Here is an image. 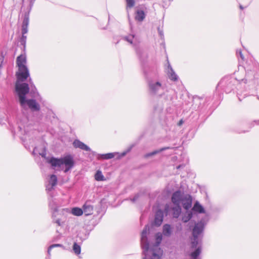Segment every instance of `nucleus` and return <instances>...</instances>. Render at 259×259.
Returning a JSON list of instances; mask_svg holds the SVG:
<instances>
[{"label":"nucleus","instance_id":"1","mask_svg":"<svg viewBox=\"0 0 259 259\" xmlns=\"http://www.w3.org/2000/svg\"><path fill=\"white\" fill-rule=\"evenodd\" d=\"M17 66L18 71L16 73L17 81L15 84V91L18 95L19 101L23 109L30 108L32 111H38L39 105L33 99H27L26 95L29 93L28 84L23 82L29 76V73L26 66V58L25 55H21L17 58Z\"/></svg>","mask_w":259,"mask_h":259},{"label":"nucleus","instance_id":"32","mask_svg":"<svg viewBox=\"0 0 259 259\" xmlns=\"http://www.w3.org/2000/svg\"><path fill=\"white\" fill-rule=\"evenodd\" d=\"M159 153H158V150H155L152 152H150V153H147L145 155L144 157L145 158H148L149 157H151V156H152L153 155H155Z\"/></svg>","mask_w":259,"mask_h":259},{"label":"nucleus","instance_id":"6","mask_svg":"<svg viewBox=\"0 0 259 259\" xmlns=\"http://www.w3.org/2000/svg\"><path fill=\"white\" fill-rule=\"evenodd\" d=\"M204 228V224L201 221L195 224L192 230L193 237H198L199 235L202 233Z\"/></svg>","mask_w":259,"mask_h":259},{"label":"nucleus","instance_id":"35","mask_svg":"<svg viewBox=\"0 0 259 259\" xmlns=\"http://www.w3.org/2000/svg\"><path fill=\"white\" fill-rule=\"evenodd\" d=\"M183 120H182V119H181V120H180V121H179V122H178V125H179V126H180V125H181L183 124Z\"/></svg>","mask_w":259,"mask_h":259},{"label":"nucleus","instance_id":"17","mask_svg":"<svg viewBox=\"0 0 259 259\" xmlns=\"http://www.w3.org/2000/svg\"><path fill=\"white\" fill-rule=\"evenodd\" d=\"M181 210L180 205H175V207L172 208L174 217L178 218L181 212Z\"/></svg>","mask_w":259,"mask_h":259},{"label":"nucleus","instance_id":"31","mask_svg":"<svg viewBox=\"0 0 259 259\" xmlns=\"http://www.w3.org/2000/svg\"><path fill=\"white\" fill-rule=\"evenodd\" d=\"M127 4V7L132 8L134 6L135 2V0H126Z\"/></svg>","mask_w":259,"mask_h":259},{"label":"nucleus","instance_id":"13","mask_svg":"<svg viewBox=\"0 0 259 259\" xmlns=\"http://www.w3.org/2000/svg\"><path fill=\"white\" fill-rule=\"evenodd\" d=\"M82 210L85 215H91L93 213L94 207L87 201L82 206Z\"/></svg>","mask_w":259,"mask_h":259},{"label":"nucleus","instance_id":"5","mask_svg":"<svg viewBox=\"0 0 259 259\" xmlns=\"http://www.w3.org/2000/svg\"><path fill=\"white\" fill-rule=\"evenodd\" d=\"M148 85L150 93L152 95H156L162 87L160 82L158 81L154 82L152 81H149L148 83Z\"/></svg>","mask_w":259,"mask_h":259},{"label":"nucleus","instance_id":"14","mask_svg":"<svg viewBox=\"0 0 259 259\" xmlns=\"http://www.w3.org/2000/svg\"><path fill=\"white\" fill-rule=\"evenodd\" d=\"M192 210L199 213H203L205 212L204 208L198 201H196L195 203L192 208Z\"/></svg>","mask_w":259,"mask_h":259},{"label":"nucleus","instance_id":"9","mask_svg":"<svg viewBox=\"0 0 259 259\" xmlns=\"http://www.w3.org/2000/svg\"><path fill=\"white\" fill-rule=\"evenodd\" d=\"M181 191L177 190L171 196V201L175 205H180V203L183 199Z\"/></svg>","mask_w":259,"mask_h":259},{"label":"nucleus","instance_id":"3","mask_svg":"<svg viewBox=\"0 0 259 259\" xmlns=\"http://www.w3.org/2000/svg\"><path fill=\"white\" fill-rule=\"evenodd\" d=\"M50 206L52 209H53V211L52 212L53 221L58 226L56 232L57 233H59V235L55 238V240H57L60 238L62 232L64 230V209L63 206H58L56 204L50 203Z\"/></svg>","mask_w":259,"mask_h":259},{"label":"nucleus","instance_id":"20","mask_svg":"<svg viewBox=\"0 0 259 259\" xmlns=\"http://www.w3.org/2000/svg\"><path fill=\"white\" fill-rule=\"evenodd\" d=\"M95 179L96 181H104L105 180L104 177L102 175V173L100 170H98L96 172V173L95 175Z\"/></svg>","mask_w":259,"mask_h":259},{"label":"nucleus","instance_id":"12","mask_svg":"<svg viewBox=\"0 0 259 259\" xmlns=\"http://www.w3.org/2000/svg\"><path fill=\"white\" fill-rule=\"evenodd\" d=\"M73 145L75 148H79L81 150L86 151H90V148L84 144L83 142H81L78 139L75 140L73 142Z\"/></svg>","mask_w":259,"mask_h":259},{"label":"nucleus","instance_id":"29","mask_svg":"<svg viewBox=\"0 0 259 259\" xmlns=\"http://www.w3.org/2000/svg\"><path fill=\"white\" fill-rule=\"evenodd\" d=\"M134 37V35H130L129 36L124 37V39L132 44Z\"/></svg>","mask_w":259,"mask_h":259},{"label":"nucleus","instance_id":"40","mask_svg":"<svg viewBox=\"0 0 259 259\" xmlns=\"http://www.w3.org/2000/svg\"><path fill=\"white\" fill-rule=\"evenodd\" d=\"M34 0H30L31 2H32V1H34Z\"/></svg>","mask_w":259,"mask_h":259},{"label":"nucleus","instance_id":"10","mask_svg":"<svg viewBox=\"0 0 259 259\" xmlns=\"http://www.w3.org/2000/svg\"><path fill=\"white\" fill-rule=\"evenodd\" d=\"M75 163L74 155L71 154L66 155V172L73 168L75 165Z\"/></svg>","mask_w":259,"mask_h":259},{"label":"nucleus","instance_id":"30","mask_svg":"<svg viewBox=\"0 0 259 259\" xmlns=\"http://www.w3.org/2000/svg\"><path fill=\"white\" fill-rule=\"evenodd\" d=\"M28 32V27H25L22 26V38L26 39V36L24 35L25 34H26Z\"/></svg>","mask_w":259,"mask_h":259},{"label":"nucleus","instance_id":"39","mask_svg":"<svg viewBox=\"0 0 259 259\" xmlns=\"http://www.w3.org/2000/svg\"><path fill=\"white\" fill-rule=\"evenodd\" d=\"M231 83V81L229 82V84H230Z\"/></svg>","mask_w":259,"mask_h":259},{"label":"nucleus","instance_id":"22","mask_svg":"<svg viewBox=\"0 0 259 259\" xmlns=\"http://www.w3.org/2000/svg\"><path fill=\"white\" fill-rule=\"evenodd\" d=\"M114 153H109L105 154H102L100 156L99 158H102L103 159H109L113 158L114 157Z\"/></svg>","mask_w":259,"mask_h":259},{"label":"nucleus","instance_id":"28","mask_svg":"<svg viewBox=\"0 0 259 259\" xmlns=\"http://www.w3.org/2000/svg\"><path fill=\"white\" fill-rule=\"evenodd\" d=\"M29 24V17L28 15H26L24 18L22 26L28 27Z\"/></svg>","mask_w":259,"mask_h":259},{"label":"nucleus","instance_id":"41","mask_svg":"<svg viewBox=\"0 0 259 259\" xmlns=\"http://www.w3.org/2000/svg\"><path fill=\"white\" fill-rule=\"evenodd\" d=\"M192 259H197V258H192Z\"/></svg>","mask_w":259,"mask_h":259},{"label":"nucleus","instance_id":"34","mask_svg":"<svg viewBox=\"0 0 259 259\" xmlns=\"http://www.w3.org/2000/svg\"><path fill=\"white\" fill-rule=\"evenodd\" d=\"M169 149H170V147H163V148H161V149H160L159 150H157L158 151V153H160V152H161L162 151H164L165 150Z\"/></svg>","mask_w":259,"mask_h":259},{"label":"nucleus","instance_id":"25","mask_svg":"<svg viewBox=\"0 0 259 259\" xmlns=\"http://www.w3.org/2000/svg\"><path fill=\"white\" fill-rule=\"evenodd\" d=\"M55 247H60L61 248L62 250L64 249V247L62 244H55L51 245V246H50V247H49L48 250V253L49 255L50 254L51 250Z\"/></svg>","mask_w":259,"mask_h":259},{"label":"nucleus","instance_id":"2","mask_svg":"<svg viewBox=\"0 0 259 259\" xmlns=\"http://www.w3.org/2000/svg\"><path fill=\"white\" fill-rule=\"evenodd\" d=\"M149 233V227L145 226L141 233V244L143 249V254L145 257L143 259H160L162 254V250L159 247L162 236L160 233H158L155 235V243L150 248L148 241L147 235Z\"/></svg>","mask_w":259,"mask_h":259},{"label":"nucleus","instance_id":"7","mask_svg":"<svg viewBox=\"0 0 259 259\" xmlns=\"http://www.w3.org/2000/svg\"><path fill=\"white\" fill-rule=\"evenodd\" d=\"M57 177L54 175H50L48 180V183L46 185V190L47 191H51L52 190H53L54 187L57 184Z\"/></svg>","mask_w":259,"mask_h":259},{"label":"nucleus","instance_id":"21","mask_svg":"<svg viewBox=\"0 0 259 259\" xmlns=\"http://www.w3.org/2000/svg\"><path fill=\"white\" fill-rule=\"evenodd\" d=\"M73 250L76 255H78L80 253L81 247L77 243L75 242L73 245Z\"/></svg>","mask_w":259,"mask_h":259},{"label":"nucleus","instance_id":"33","mask_svg":"<svg viewBox=\"0 0 259 259\" xmlns=\"http://www.w3.org/2000/svg\"><path fill=\"white\" fill-rule=\"evenodd\" d=\"M139 197H140V194H137L135 195V196L133 198L131 199V200L133 202H135L138 199Z\"/></svg>","mask_w":259,"mask_h":259},{"label":"nucleus","instance_id":"24","mask_svg":"<svg viewBox=\"0 0 259 259\" xmlns=\"http://www.w3.org/2000/svg\"><path fill=\"white\" fill-rule=\"evenodd\" d=\"M29 82L30 87L31 88V93L33 95V96L35 97V94H37V93L36 92V89L34 85L33 84V83L32 81V80L30 78H29Z\"/></svg>","mask_w":259,"mask_h":259},{"label":"nucleus","instance_id":"8","mask_svg":"<svg viewBox=\"0 0 259 259\" xmlns=\"http://www.w3.org/2000/svg\"><path fill=\"white\" fill-rule=\"evenodd\" d=\"M184 208L186 210L189 209L192 204V197L190 194H186L184 196L183 199L181 201Z\"/></svg>","mask_w":259,"mask_h":259},{"label":"nucleus","instance_id":"27","mask_svg":"<svg viewBox=\"0 0 259 259\" xmlns=\"http://www.w3.org/2000/svg\"><path fill=\"white\" fill-rule=\"evenodd\" d=\"M198 244V237L194 238L193 237V239L191 242L192 247L196 248Z\"/></svg>","mask_w":259,"mask_h":259},{"label":"nucleus","instance_id":"4","mask_svg":"<svg viewBox=\"0 0 259 259\" xmlns=\"http://www.w3.org/2000/svg\"><path fill=\"white\" fill-rule=\"evenodd\" d=\"M39 154L46 159L47 162L50 163L54 169L58 168L65 163V158H56L53 157H46L45 152L40 153Z\"/></svg>","mask_w":259,"mask_h":259},{"label":"nucleus","instance_id":"11","mask_svg":"<svg viewBox=\"0 0 259 259\" xmlns=\"http://www.w3.org/2000/svg\"><path fill=\"white\" fill-rule=\"evenodd\" d=\"M163 211L161 209H158L155 213L154 221L153 225L157 227L160 226L163 222Z\"/></svg>","mask_w":259,"mask_h":259},{"label":"nucleus","instance_id":"23","mask_svg":"<svg viewBox=\"0 0 259 259\" xmlns=\"http://www.w3.org/2000/svg\"><path fill=\"white\" fill-rule=\"evenodd\" d=\"M201 247H198L194 252H192L191 256L192 258H197V257L201 253Z\"/></svg>","mask_w":259,"mask_h":259},{"label":"nucleus","instance_id":"18","mask_svg":"<svg viewBox=\"0 0 259 259\" xmlns=\"http://www.w3.org/2000/svg\"><path fill=\"white\" fill-rule=\"evenodd\" d=\"M71 213L75 216H81L83 214L82 209L79 207H73L71 210Z\"/></svg>","mask_w":259,"mask_h":259},{"label":"nucleus","instance_id":"26","mask_svg":"<svg viewBox=\"0 0 259 259\" xmlns=\"http://www.w3.org/2000/svg\"><path fill=\"white\" fill-rule=\"evenodd\" d=\"M192 212L191 211L189 212L187 216L183 218L182 221L186 223L191 220V219L192 218Z\"/></svg>","mask_w":259,"mask_h":259},{"label":"nucleus","instance_id":"15","mask_svg":"<svg viewBox=\"0 0 259 259\" xmlns=\"http://www.w3.org/2000/svg\"><path fill=\"white\" fill-rule=\"evenodd\" d=\"M145 18V14L143 10H137L136 14L135 19L138 21L141 22Z\"/></svg>","mask_w":259,"mask_h":259},{"label":"nucleus","instance_id":"38","mask_svg":"<svg viewBox=\"0 0 259 259\" xmlns=\"http://www.w3.org/2000/svg\"><path fill=\"white\" fill-rule=\"evenodd\" d=\"M35 151H36V148H35L34 149V152H35Z\"/></svg>","mask_w":259,"mask_h":259},{"label":"nucleus","instance_id":"36","mask_svg":"<svg viewBox=\"0 0 259 259\" xmlns=\"http://www.w3.org/2000/svg\"><path fill=\"white\" fill-rule=\"evenodd\" d=\"M239 55H240V57L241 58V59H242V60H243V59H244V57H243V54H242L241 52H239Z\"/></svg>","mask_w":259,"mask_h":259},{"label":"nucleus","instance_id":"37","mask_svg":"<svg viewBox=\"0 0 259 259\" xmlns=\"http://www.w3.org/2000/svg\"><path fill=\"white\" fill-rule=\"evenodd\" d=\"M239 8H240V9H241V10H243V6H242V5H240Z\"/></svg>","mask_w":259,"mask_h":259},{"label":"nucleus","instance_id":"16","mask_svg":"<svg viewBox=\"0 0 259 259\" xmlns=\"http://www.w3.org/2000/svg\"><path fill=\"white\" fill-rule=\"evenodd\" d=\"M163 234L166 237H169L171 234V227L168 224H165L163 227Z\"/></svg>","mask_w":259,"mask_h":259},{"label":"nucleus","instance_id":"19","mask_svg":"<svg viewBox=\"0 0 259 259\" xmlns=\"http://www.w3.org/2000/svg\"><path fill=\"white\" fill-rule=\"evenodd\" d=\"M169 67L170 68V71L169 72V78L172 81H177L178 80V76L177 74L175 73L171 67L169 65Z\"/></svg>","mask_w":259,"mask_h":259}]
</instances>
